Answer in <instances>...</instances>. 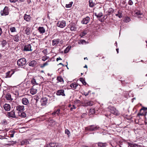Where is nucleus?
I'll return each instance as SVG.
<instances>
[{
    "label": "nucleus",
    "mask_w": 147,
    "mask_h": 147,
    "mask_svg": "<svg viewBox=\"0 0 147 147\" xmlns=\"http://www.w3.org/2000/svg\"><path fill=\"white\" fill-rule=\"evenodd\" d=\"M134 99H135V98H132V99L131 100H132V102H133V100H134Z\"/></svg>",
    "instance_id": "680f3d73"
},
{
    "label": "nucleus",
    "mask_w": 147,
    "mask_h": 147,
    "mask_svg": "<svg viewBox=\"0 0 147 147\" xmlns=\"http://www.w3.org/2000/svg\"><path fill=\"white\" fill-rule=\"evenodd\" d=\"M31 83L32 84V85H35V84H38V82H36V81L35 79V78H33L31 80Z\"/></svg>",
    "instance_id": "c85d7f7f"
},
{
    "label": "nucleus",
    "mask_w": 147,
    "mask_h": 147,
    "mask_svg": "<svg viewBox=\"0 0 147 147\" xmlns=\"http://www.w3.org/2000/svg\"><path fill=\"white\" fill-rule=\"evenodd\" d=\"M57 80L58 82H60L62 83H63L64 82L63 80L61 77H58L57 78Z\"/></svg>",
    "instance_id": "bb28decb"
},
{
    "label": "nucleus",
    "mask_w": 147,
    "mask_h": 147,
    "mask_svg": "<svg viewBox=\"0 0 147 147\" xmlns=\"http://www.w3.org/2000/svg\"><path fill=\"white\" fill-rule=\"evenodd\" d=\"M37 64V63L36 61L33 60L29 63L28 65L29 66L33 67L36 65Z\"/></svg>",
    "instance_id": "a211bd4d"
},
{
    "label": "nucleus",
    "mask_w": 147,
    "mask_h": 147,
    "mask_svg": "<svg viewBox=\"0 0 147 147\" xmlns=\"http://www.w3.org/2000/svg\"><path fill=\"white\" fill-rule=\"evenodd\" d=\"M100 129V127L98 126H95L94 125H91L86 127L85 130H86L94 131L99 129Z\"/></svg>",
    "instance_id": "7ed1b4c3"
},
{
    "label": "nucleus",
    "mask_w": 147,
    "mask_h": 147,
    "mask_svg": "<svg viewBox=\"0 0 147 147\" xmlns=\"http://www.w3.org/2000/svg\"><path fill=\"white\" fill-rule=\"evenodd\" d=\"M90 20V18L88 16H87L83 19L81 22L82 24H87L89 22Z\"/></svg>",
    "instance_id": "f8f14e48"
},
{
    "label": "nucleus",
    "mask_w": 147,
    "mask_h": 147,
    "mask_svg": "<svg viewBox=\"0 0 147 147\" xmlns=\"http://www.w3.org/2000/svg\"><path fill=\"white\" fill-rule=\"evenodd\" d=\"M58 143H50L48 144H47V147H58Z\"/></svg>",
    "instance_id": "4468645a"
},
{
    "label": "nucleus",
    "mask_w": 147,
    "mask_h": 147,
    "mask_svg": "<svg viewBox=\"0 0 147 147\" xmlns=\"http://www.w3.org/2000/svg\"><path fill=\"white\" fill-rule=\"evenodd\" d=\"M24 50L25 51H32V49H31V46L30 44H28L25 45L24 48Z\"/></svg>",
    "instance_id": "9b49d317"
},
{
    "label": "nucleus",
    "mask_w": 147,
    "mask_h": 147,
    "mask_svg": "<svg viewBox=\"0 0 147 147\" xmlns=\"http://www.w3.org/2000/svg\"><path fill=\"white\" fill-rule=\"evenodd\" d=\"M8 7H5L3 11H1V16H6L8 15L9 11Z\"/></svg>",
    "instance_id": "423d86ee"
},
{
    "label": "nucleus",
    "mask_w": 147,
    "mask_h": 147,
    "mask_svg": "<svg viewBox=\"0 0 147 147\" xmlns=\"http://www.w3.org/2000/svg\"><path fill=\"white\" fill-rule=\"evenodd\" d=\"M43 78L41 76H38L35 78V79L36 81V82H38V84L42 82L41 80Z\"/></svg>",
    "instance_id": "412c9836"
},
{
    "label": "nucleus",
    "mask_w": 147,
    "mask_h": 147,
    "mask_svg": "<svg viewBox=\"0 0 147 147\" xmlns=\"http://www.w3.org/2000/svg\"><path fill=\"white\" fill-rule=\"evenodd\" d=\"M11 73V71H8L6 73V78H9L11 77L12 75V73L11 74H10V73Z\"/></svg>",
    "instance_id": "c9c22d12"
},
{
    "label": "nucleus",
    "mask_w": 147,
    "mask_h": 147,
    "mask_svg": "<svg viewBox=\"0 0 147 147\" xmlns=\"http://www.w3.org/2000/svg\"><path fill=\"white\" fill-rule=\"evenodd\" d=\"M108 108L109 109L111 113L116 115H119V112L115 107H113L109 106Z\"/></svg>",
    "instance_id": "20e7f679"
},
{
    "label": "nucleus",
    "mask_w": 147,
    "mask_h": 147,
    "mask_svg": "<svg viewBox=\"0 0 147 147\" xmlns=\"http://www.w3.org/2000/svg\"><path fill=\"white\" fill-rule=\"evenodd\" d=\"M48 99L46 97L42 98L40 100L41 105L44 107L46 106L47 103Z\"/></svg>",
    "instance_id": "0eeeda50"
},
{
    "label": "nucleus",
    "mask_w": 147,
    "mask_h": 147,
    "mask_svg": "<svg viewBox=\"0 0 147 147\" xmlns=\"http://www.w3.org/2000/svg\"><path fill=\"white\" fill-rule=\"evenodd\" d=\"M138 18H142L143 16V15L142 13H138Z\"/></svg>",
    "instance_id": "3c124183"
},
{
    "label": "nucleus",
    "mask_w": 147,
    "mask_h": 147,
    "mask_svg": "<svg viewBox=\"0 0 147 147\" xmlns=\"http://www.w3.org/2000/svg\"><path fill=\"white\" fill-rule=\"evenodd\" d=\"M10 30L12 32H14L16 31V29L15 27H12L10 28Z\"/></svg>",
    "instance_id": "c03bdc74"
},
{
    "label": "nucleus",
    "mask_w": 147,
    "mask_h": 147,
    "mask_svg": "<svg viewBox=\"0 0 147 147\" xmlns=\"http://www.w3.org/2000/svg\"><path fill=\"white\" fill-rule=\"evenodd\" d=\"M97 144L99 147H106L107 144L106 143L98 142Z\"/></svg>",
    "instance_id": "4be33fe9"
},
{
    "label": "nucleus",
    "mask_w": 147,
    "mask_h": 147,
    "mask_svg": "<svg viewBox=\"0 0 147 147\" xmlns=\"http://www.w3.org/2000/svg\"><path fill=\"white\" fill-rule=\"evenodd\" d=\"M20 143L21 145H23L29 144V142L28 140H25L21 141Z\"/></svg>",
    "instance_id": "5701e85b"
},
{
    "label": "nucleus",
    "mask_w": 147,
    "mask_h": 147,
    "mask_svg": "<svg viewBox=\"0 0 147 147\" xmlns=\"http://www.w3.org/2000/svg\"><path fill=\"white\" fill-rule=\"evenodd\" d=\"M95 112V110L94 109H91L89 110V113L90 114H94Z\"/></svg>",
    "instance_id": "a19ab883"
},
{
    "label": "nucleus",
    "mask_w": 147,
    "mask_h": 147,
    "mask_svg": "<svg viewBox=\"0 0 147 147\" xmlns=\"http://www.w3.org/2000/svg\"><path fill=\"white\" fill-rule=\"evenodd\" d=\"M57 26L61 28H63L66 26V22L63 20L59 21L58 22Z\"/></svg>",
    "instance_id": "6e6552de"
},
{
    "label": "nucleus",
    "mask_w": 147,
    "mask_h": 147,
    "mask_svg": "<svg viewBox=\"0 0 147 147\" xmlns=\"http://www.w3.org/2000/svg\"><path fill=\"white\" fill-rule=\"evenodd\" d=\"M30 1H28V3H30Z\"/></svg>",
    "instance_id": "774afa93"
},
{
    "label": "nucleus",
    "mask_w": 147,
    "mask_h": 147,
    "mask_svg": "<svg viewBox=\"0 0 147 147\" xmlns=\"http://www.w3.org/2000/svg\"><path fill=\"white\" fill-rule=\"evenodd\" d=\"M60 109H58L57 111L52 113V115L53 116L55 115L56 114H57L58 115H59L60 113Z\"/></svg>",
    "instance_id": "c756f323"
},
{
    "label": "nucleus",
    "mask_w": 147,
    "mask_h": 147,
    "mask_svg": "<svg viewBox=\"0 0 147 147\" xmlns=\"http://www.w3.org/2000/svg\"><path fill=\"white\" fill-rule=\"evenodd\" d=\"M2 55L0 53V59H1L2 57Z\"/></svg>",
    "instance_id": "69168bd1"
},
{
    "label": "nucleus",
    "mask_w": 147,
    "mask_h": 147,
    "mask_svg": "<svg viewBox=\"0 0 147 147\" xmlns=\"http://www.w3.org/2000/svg\"><path fill=\"white\" fill-rule=\"evenodd\" d=\"M95 15L98 18H100L103 15L102 13H99L98 15H96V13H95Z\"/></svg>",
    "instance_id": "49530a36"
},
{
    "label": "nucleus",
    "mask_w": 147,
    "mask_h": 147,
    "mask_svg": "<svg viewBox=\"0 0 147 147\" xmlns=\"http://www.w3.org/2000/svg\"><path fill=\"white\" fill-rule=\"evenodd\" d=\"M70 47L68 46L64 50V52L65 53H67L70 49Z\"/></svg>",
    "instance_id": "ea45409f"
},
{
    "label": "nucleus",
    "mask_w": 147,
    "mask_h": 147,
    "mask_svg": "<svg viewBox=\"0 0 147 147\" xmlns=\"http://www.w3.org/2000/svg\"><path fill=\"white\" fill-rule=\"evenodd\" d=\"M133 2L131 0H129L128 1V4L130 5H132L133 4Z\"/></svg>",
    "instance_id": "5fc2aeb1"
},
{
    "label": "nucleus",
    "mask_w": 147,
    "mask_h": 147,
    "mask_svg": "<svg viewBox=\"0 0 147 147\" xmlns=\"http://www.w3.org/2000/svg\"><path fill=\"white\" fill-rule=\"evenodd\" d=\"M56 94L57 96L61 95L63 96H65L64 93V90L62 89L58 90L56 92Z\"/></svg>",
    "instance_id": "9d476101"
},
{
    "label": "nucleus",
    "mask_w": 147,
    "mask_h": 147,
    "mask_svg": "<svg viewBox=\"0 0 147 147\" xmlns=\"http://www.w3.org/2000/svg\"><path fill=\"white\" fill-rule=\"evenodd\" d=\"M49 57L47 56H43L42 57V60L43 61H45L48 59Z\"/></svg>",
    "instance_id": "de8ad7c7"
},
{
    "label": "nucleus",
    "mask_w": 147,
    "mask_h": 147,
    "mask_svg": "<svg viewBox=\"0 0 147 147\" xmlns=\"http://www.w3.org/2000/svg\"><path fill=\"white\" fill-rule=\"evenodd\" d=\"M19 36L18 35H16L13 36V39L15 41L17 42H18L19 40Z\"/></svg>",
    "instance_id": "cd10ccee"
},
{
    "label": "nucleus",
    "mask_w": 147,
    "mask_h": 147,
    "mask_svg": "<svg viewBox=\"0 0 147 147\" xmlns=\"http://www.w3.org/2000/svg\"><path fill=\"white\" fill-rule=\"evenodd\" d=\"M147 112V108L143 107L140 110V113H138V115H144Z\"/></svg>",
    "instance_id": "1a4fd4ad"
},
{
    "label": "nucleus",
    "mask_w": 147,
    "mask_h": 147,
    "mask_svg": "<svg viewBox=\"0 0 147 147\" xmlns=\"http://www.w3.org/2000/svg\"><path fill=\"white\" fill-rule=\"evenodd\" d=\"M7 115L9 117L15 118L16 116L15 114V112L14 111H12L10 112H9L7 113Z\"/></svg>",
    "instance_id": "2eb2a0df"
},
{
    "label": "nucleus",
    "mask_w": 147,
    "mask_h": 147,
    "mask_svg": "<svg viewBox=\"0 0 147 147\" xmlns=\"http://www.w3.org/2000/svg\"><path fill=\"white\" fill-rule=\"evenodd\" d=\"M76 109V107L74 105H73L72 107H71L70 109V110L71 111L73 110V109Z\"/></svg>",
    "instance_id": "603ef678"
},
{
    "label": "nucleus",
    "mask_w": 147,
    "mask_h": 147,
    "mask_svg": "<svg viewBox=\"0 0 147 147\" xmlns=\"http://www.w3.org/2000/svg\"><path fill=\"white\" fill-rule=\"evenodd\" d=\"M3 107L5 109L6 111H9L10 109V106L9 104H5Z\"/></svg>",
    "instance_id": "aec40b11"
},
{
    "label": "nucleus",
    "mask_w": 147,
    "mask_h": 147,
    "mask_svg": "<svg viewBox=\"0 0 147 147\" xmlns=\"http://www.w3.org/2000/svg\"><path fill=\"white\" fill-rule=\"evenodd\" d=\"M22 102L23 104L25 105H27L29 103L28 100L26 98H23L22 99Z\"/></svg>",
    "instance_id": "dca6fc26"
},
{
    "label": "nucleus",
    "mask_w": 147,
    "mask_h": 147,
    "mask_svg": "<svg viewBox=\"0 0 147 147\" xmlns=\"http://www.w3.org/2000/svg\"><path fill=\"white\" fill-rule=\"evenodd\" d=\"M89 6L90 7H93L95 5V3L93 2L92 0H89Z\"/></svg>",
    "instance_id": "7c9ffc66"
},
{
    "label": "nucleus",
    "mask_w": 147,
    "mask_h": 147,
    "mask_svg": "<svg viewBox=\"0 0 147 147\" xmlns=\"http://www.w3.org/2000/svg\"><path fill=\"white\" fill-rule=\"evenodd\" d=\"M49 62V60H48L47 61V62L45 63H43L42 65H41V67H45V66H47V65H48V63Z\"/></svg>",
    "instance_id": "37998d69"
},
{
    "label": "nucleus",
    "mask_w": 147,
    "mask_h": 147,
    "mask_svg": "<svg viewBox=\"0 0 147 147\" xmlns=\"http://www.w3.org/2000/svg\"><path fill=\"white\" fill-rule=\"evenodd\" d=\"M42 52L45 54H47L48 53L47 51V50H45L43 51Z\"/></svg>",
    "instance_id": "6e6d98bb"
},
{
    "label": "nucleus",
    "mask_w": 147,
    "mask_h": 147,
    "mask_svg": "<svg viewBox=\"0 0 147 147\" xmlns=\"http://www.w3.org/2000/svg\"><path fill=\"white\" fill-rule=\"evenodd\" d=\"M18 0H10V1L12 3H15Z\"/></svg>",
    "instance_id": "4d7b16f0"
},
{
    "label": "nucleus",
    "mask_w": 147,
    "mask_h": 147,
    "mask_svg": "<svg viewBox=\"0 0 147 147\" xmlns=\"http://www.w3.org/2000/svg\"><path fill=\"white\" fill-rule=\"evenodd\" d=\"M16 110L18 111V115L21 117H26V114L24 112V107L23 106L18 105L16 107Z\"/></svg>",
    "instance_id": "f257e3e1"
},
{
    "label": "nucleus",
    "mask_w": 147,
    "mask_h": 147,
    "mask_svg": "<svg viewBox=\"0 0 147 147\" xmlns=\"http://www.w3.org/2000/svg\"><path fill=\"white\" fill-rule=\"evenodd\" d=\"M116 16H118L119 18H121L122 17V15L120 11H119L118 12V13L116 14Z\"/></svg>",
    "instance_id": "2f4dec72"
},
{
    "label": "nucleus",
    "mask_w": 147,
    "mask_h": 147,
    "mask_svg": "<svg viewBox=\"0 0 147 147\" xmlns=\"http://www.w3.org/2000/svg\"><path fill=\"white\" fill-rule=\"evenodd\" d=\"M76 28L74 26H71L70 27V29L71 31H75Z\"/></svg>",
    "instance_id": "a18cd8bd"
},
{
    "label": "nucleus",
    "mask_w": 147,
    "mask_h": 147,
    "mask_svg": "<svg viewBox=\"0 0 147 147\" xmlns=\"http://www.w3.org/2000/svg\"><path fill=\"white\" fill-rule=\"evenodd\" d=\"M84 67V68H87V65H86Z\"/></svg>",
    "instance_id": "0e129e2a"
},
{
    "label": "nucleus",
    "mask_w": 147,
    "mask_h": 147,
    "mask_svg": "<svg viewBox=\"0 0 147 147\" xmlns=\"http://www.w3.org/2000/svg\"><path fill=\"white\" fill-rule=\"evenodd\" d=\"M60 39L59 38H57L53 39L52 41V45L53 46H56L59 42Z\"/></svg>",
    "instance_id": "ddd939ff"
},
{
    "label": "nucleus",
    "mask_w": 147,
    "mask_h": 147,
    "mask_svg": "<svg viewBox=\"0 0 147 147\" xmlns=\"http://www.w3.org/2000/svg\"><path fill=\"white\" fill-rule=\"evenodd\" d=\"M87 33L86 31H84L82 33H81L80 34V36L81 37H82L84 36H85L87 34Z\"/></svg>",
    "instance_id": "58836bf2"
},
{
    "label": "nucleus",
    "mask_w": 147,
    "mask_h": 147,
    "mask_svg": "<svg viewBox=\"0 0 147 147\" xmlns=\"http://www.w3.org/2000/svg\"><path fill=\"white\" fill-rule=\"evenodd\" d=\"M24 19L26 21H30L31 19V17L30 15H27L26 14H25L24 16Z\"/></svg>",
    "instance_id": "f3484780"
},
{
    "label": "nucleus",
    "mask_w": 147,
    "mask_h": 147,
    "mask_svg": "<svg viewBox=\"0 0 147 147\" xmlns=\"http://www.w3.org/2000/svg\"><path fill=\"white\" fill-rule=\"evenodd\" d=\"M130 20V18L128 17H126L124 19V21L126 23L129 22Z\"/></svg>",
    "instance_id": "79ce46f5"
},
{
    "label": "nucleus",
    "mask_w": 147,
    "mask_h": 147,
    "mask_svg": "<svg viewBox=\"0 0 147 147\" xmlns=\"http://www.w3.org/2000/svg\"><path fill=\"white\" fill-rule=\"evenodd\" d=\"M1 44L2 47H4L7 44V42L5 40H3L1 41Z\"/></svg>",
    "instance_id": "b1692460"
},
{
    "label": "nucleus",
    "mask_w": 147,
    "mask_h": 147,
    "mask_svg": "<svg viewBox=\"0 0 147 147\" xmlns=\"http://www.w3.org/2000/svg\"><path fill=\"white\" fill-rule=\"evenodd\" d=\"M38 30L40 34H43L45 32V29L43 27H38Z\"/></svg>",
    "instance_id": "6ab92c4d"
},
{
    "label": "nucleus",
    "mask_w": 147,
    "mask_h": 147,
    "mask_svg": "<svg viewBox=\"0 0 147 147\" xmlns=\"http://www.w3.org/2000/svg\"><path fill=\"white\" fill-rule=\"evenodd\" d=\"M30 28H27L25 30V33L27 35H29L30 33Z\"/></svg>",
    "instance_id": "72a5a7b5"
},
{
    "label": "nucleus",
    "mask_w": 147,
    "mask_h": 147,
    "mask_svg": "<svg viewBox=\"0 0 147 147\" xmlns=\"http://www.w3.org/2000/svg\"><path fill=\"white\" fill-rule=\"evenodd\" d=\"M93 102L91 101H89L86 103V105L92 106L93 105Z\"/></svg>",
    "instance_id": "09e8293b"
},
{
    "label": "nucleus",
    "mask_w": 147,
    "mask_h": 147,
    "mask_svg": "<svg viewBox=\"0 0 147 147\" xmlns=\"http://www.w3.org/2000/svg\"><path fill=\"white\" fill-rule=\"evenodd\" d=\"M37 88L34 85L33 86L30 90V92L32 95H34L36 94L37 92Z\"/></svg>",
    "instance_id": "39448f33"
},
{
    "label": "nucleus",
    "mask_w": 147,
    "mask_h": 147,
    "mask_svg": "<svg viewBox=\"0 0 147 147\" xmlns=\"http://www.w3.org/2000/svg\"><path fill=\"white\" fill-rule=\"evenodd\" d=\"M78 86V85L77 83H72L70 85V86L73 89H76L77 86Z\"/></svg>",
    "instance_id": "393cba45"
},
{
    "label": "nucleus",
    "mask_w": 147,
    "mask_h": 147,
    "mask_svg": "<svg viewBox=\"0 0 147 147\" xmlns=\"http://www.w3.org/2000/svg\"><path fill=\"white\" fill-rule=\"evenodd\" d=\"M10 132L11 133V134H9L10 137H11V138L13 137L14 136V133H13V132Z\"/></svg>",
    "instance_id": "864d4df0"
},
{
    "label": "nucleus",
    "mask_w": 147,
    "mask_h": 147,
    "mask_svg": "<svg viewBox=\"0 0 147 147\" xmlns=\"http://www.w3.org/2000/svg\"><path fill=\"white\" fill-rule=\"evenodd\" d=\"M118 50H119L118 49H116V50L117 51V53H119Z\"/></svg>",
    "instance_id": "052dcab7"
},
{
    "label": "nucleus",
    "mask_w": 147,
    "mask_h": 147,
    "mask_svg": "<svg viewBox=\"0 0 147 147\" xmlns=\"http://www.w3.org/2000/svg\"><path fill=\"white\" fill-rule=\"evenodd\" d=\"M129 146L130 147H138V145L134 143H129Z\"/></svg>",
    "instance_id": "473e14b6"
},
{
    "label": "nucleus",
    "mask_w": 147,
    "mask_h": 147,
    "mask_svg": "<svg viewBox=\"0 0 147 147\" xmlns=\"http://www.w3.org/2000/svg\"><path fill=\"white\" fill-rule=\"evenodd\" d=\"M71 107V105H69V106H68V107Z\"/></svg>",
    "instance_id": "338daca9"
},
{
    "label": "nucleus",
    "mask_w": 147,
    "mask_h": 147,
    "mask_svg": "<svg viewBox=\"0 0 147 147\" xmlns=\"http://www.w3.org/2000/svg\"><path fill=\"white\" fill-rule=\"evenodd\" d=\"M26 59L24 58L19 59L17 61V65L19 67L23 66L26 64Z\"/></svg>",
    "instance_id": "f03ea898"
},
{
    "label": "nucleus",
    "mask_w": 147,
    "mask_h": 147,
    "mask_svg": "<svg viewBox=\"0 0 147 147\" xmlns=\"http://www.w3.org/2000/svg\"><path fill=\"white\" fill-rule=\"evenodd\" d=\"M73 3V2H71L69 3L68 4H66L65 7L66 8H69L71 7L72 4Z\"/></svg>",
    "instance_id": "e433bc0d"
},
{
    "label": "nucleus",
    "mask_w": 147,
    "mask_h": 147,
    "mask_svg": "<svg viewBox=\"0 0 147 147\" xmlns=\"http://www.w3.org/2000/svg\"><path fill=\"white\" fill-rule=\"evenodd\" d=\"M5 98L8 100L12 101L13 100V99L11 98L10 94L9 93H7L6 94Z\"/></svg>",
    "instance_id": "a878e982"
},
{
    "label": "nucleus",
    "mask_w": 147,
    "mask_h": 147,
    "mask_svg": "<svg viewBox=\"0 0 147 147\" xmlns=\"http://www.w3.org/2000/svg\"><path fill=\"white\" fill-rule=\"evenodd\" d=\"M62 60V59L60 58V57H59L58 58H57L56 59V61H58L59 60Z\"/></svg>",
    "instance_id": "13d9d810"
},
{
    "label": "nucleus",
    "mask_w": 147,
    "mask_h": 147,
    "mask_svg": "<svg viewBox=\"0 0 147 147\" xmlns=\"http://www.w3.org/2000/svg\"><path fill=\"white\" fill-rule=\"evenodd\" d=\"M2 33L1 28L0 27V36H1Z\"/></svg>",
    "instance_id": "bf43d9fd"
},
{
    "label": "nucleus",
    "mask_w": 147,
    "mask_h": 147,
    "mask_svg": "<svg viewBox=\"0 0 147 147\" xmlns=\"http://www.w3.org/2000/svg\"><path fill=\"white\" fill-rule=\"evenodd\" d=\"M30 81H28L26 82V85L27 88H29L31 86V83Z\"/></svg>",
    "instance_id": "f704fd0d"
},
{
    "label": "nucleus",
    "mask_w": 147,
    "mask_h": 147,
    "mask_svg": "<svg viewBox=\"0 0 147 147\" xmlns=\"http://www.w3.org/2000/svg\"><path fill=\"white\" fill-rule=\"evenodd\" d=\"M80 80L81 81L84 85H86V82L85 80L83 78H80Z\"/></svg>",
    "instance_id": "4c0bfd02"
},
{
    "label": "nucleus",
    "mask_w": 147,
    "mask_h": 147,
    "mask_svg": "<svg viewBox=\"0 0 147 147\" xmlns=\"http://www.w3.org/2000/svg\"><path fill=\"white\" fill-rule=\"evenodd\" d=\"M65 133L66 134H67L68 136H69V134L70 133V132L69 130L67 129H66L65 130Z\"/></svg>",
    "instance_id": "8fccbe9b"
},
{
    "label": "nucleus",
    "mask_w": 147,
    "mask_h": 147,
    "mask_svg": "<svg viewBox=\"0 0 147 147\" xmlns=\"http://www.w3.org/2000/svg\"><path fill=\"white\" fill-rule=\"evenodd\" d=\"M59 65H62L63 66H64V65L62 63H59Z\"/></svg>",
    "instance_id": "e2e57ef3"
}]
</instances>
